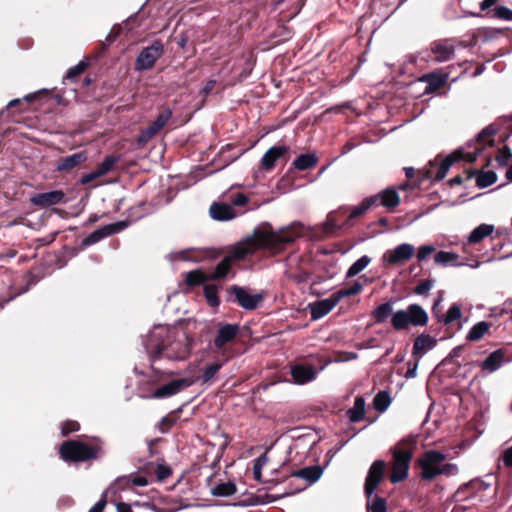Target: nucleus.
<instances>
[{"instance_id": "1", "label": "nucleus", "mask_w": 512, "mask_h": 512, "mask_svg": "<svg viewBox=\"0 0 512 512\" xmlns=\"http://www.w3.org/2000/svg\"><path fill=\"white\" fill-rule=\"evenodd\" d=\"M304 234V225L295 221L277 231L256 230L252 237L247 238L242 244L234 247L209 274L211 281L223 280L227 277L236 261L244 260L259 249H266L271 254L277 255L292 245L296 239Z\"/></svg>"}, {"instance_id": "2", "label": "nucleus", "mask_w": 512, "mask_h": 512, "mask_svg": "<svg viewBox=\"0 0 512 512\" xmlns=\"http://www.w3.org/2000/svg\"><path fill=\"white\" fill-rule=\"evenodd\" d=\"M417 448V441L413 436L397 442L391 449V483H400L408 478L410 463Z\"/></svg>"}, {"instance_id": "3", "label": "nucleus", "mask_w": 512, "mask_h": 512, "mask_svg": "<svg viewBox=\"0 0 512 512\" xmlns=\"http://www.w3.org/2000/svg\"><path fill=\"white\" fill-rule=\"evenodd\" d=\"M102 452L100 445H90L81 440L70 439L59 447L60 458L67 463H79L96 460Z\"/></svg>"}, {"instance_id": "4", "label": "nucleus", "mask_w": 512, "mask_h": 512, "mask_svg": "<svg viewBox=\"0 0 512 512\" xmlns=\"http://www.w3.org/2000/svg\"><path fill=\"white\" fill-rule=\"evenodd\" d=\"M149 349L154 359L165 357L170 360H184L191 353L192 340L186 334H183L181 339H172L168 336L167 341H161Z\"/></svg>"}, {"instance_id": "5", "label": "nucleus", "mask_w": 512, "mask_h": 512, "mask_svg": "<svg viewBox=\"0 0 512 512\" xmlns=\"http://www.w3.org/2000/svg\"><path fill=\"white\" fill-rule=\"evenodd\" d=\"M429 317L419 304H410L406 309L397 310L392 314L391 325L396 331L408 330L410 326L424 327Z\"/></svg>"}, {"instance_id": "6", "label": "nucleus", "mask_w": 512, "mask_h": 512, "mask_svg": "<svg viewBox=\"0 0 512 512\" xmlns=\"http://www.w3.org/2000/svg\"><path fill=\"white\" fill-rule=\"evenodd\" d=\"M445 459L446 455L439 450H426L415 462V466L421 469L419 477L425 481L435 479L439 476L438 469Z\"/></svg>"}, {"instance_id": "7", "label": "nucleus", "mask_w": 512, "mask_h": 512, "mask_svg": "<svg viewBox=\"0 0 512 512\" xmlns=\"http://www.w3.org/2000/svg\"><path fill=\"white\" fill-rule=\"evenodd\" d=\"M483 147L477 148L472 153H465L462 149H456L453 153L446 156L441 164L438 166L435 175H432L430 171H428V177L434 178L435 180H442L445 178L449 168L458 161L464 160L468 163H474L477 160V157L482 153Z\"/></svg>"}, {"instance_id": "8", "label": "nucleus", "mask_w": 512, "mask_h": 512, "mask_svg": "<svg viewBox=\"0 0 512 512\" xmlns=\"http://www.w3.org/2000/svg\"><path fill=\"white\" fill-rule=\"evenodd\" d=\"M164 53V45L160 40H155L150 46L144 47L135 60V70L145 71L154 67L156 61Z\"/></svg>"}, {"instance_id": "9", "label": "nucleus", "mask_w": 512, "mask_h": 512, "mask_svg": "<svg viewBox=\"0 0 512 512\" xmlns=\"http://www.w3.org/2000/svg\"><path fill=\"white\" fill-rule=\"evenodd\" d=\"M386 463L384 460H376L370 466L364 484V492L367 499H371L378 485L384 479Z\"/></svg>"}, {"instance_id": "10", "label": "nucleus", "mask_w": 512, "mask_h": 512, "mask_svg": "<svg viewBox=\"0 0 512 512\" xmlns=\"http://www.w3.org/2000/svg\"><path fill=\"white\" fill-rule=\"evenodd\" d=\"M194 383L195 378L191 377L175 379L167 384L158 387L156 390H154L150 397L155 399L168 398L178 394L179 392L190 387Z\"/></svg>"}, {"instance_id": "11", "label": "nucleus", "mask_w": 512, "mask_h": 512, "mask_svg": "<svg viewBox=\"0 0 512 512\" xmlns=\"http://www.w3.org/2000/svg\"><path fill=\"white\" fill-rule=\"evenodd\" d=\"M126 227H127V222H125V221H118L115 223H111V224L102 226L101 228L96 229L91 234H89L87 237H85L82 240L81 246L88 247L90 245H93L106 237H109L111 235L121 232Z\"/></svg>"}, {"instance_id": "12", "label": "nucleus", "mask_w": 512, "mask_h": 512, "mask_svg": "<svg viewBox=\"0 0 512 512\" xmlns=\"http://www.w3.org/2000/svg\"><path fill=\"white\" fill-rule=\"evenodd\" d=\"M430 52L436 62H445L453 58L456 49V40L439 39L431 42Z\"/></svg>"}, {"instance_id": "13", "label": "nucleus", "mask_w": 512, "mask_h": 512, "mask_svg": "<svg viewBox=\"0 0 512 512\" xmlns=\"http://www.w3.org/2000/svg\"><path fill=\"white\" fill-rule=\"evenodd\" d=\"M228 293L235 297L236 302L246 310H254L263 300L261 294H249L243 287L232 285L228 288Z\"/></svg>"}, {"instance_id": "14", "label": "nucleus", "mask_w": 512, "mask_h": 512, "mask_svg": "<svg viewBox=\"0 0 512 512\" xmlns=\"http://www.w3.org/2000/svg\"><path fill=\"white\" fill-rule=\"evenodd\" d=\"M449 80V72L438 69L422 75L419 78L420 82L426 83L425 93H435L441 88L445 87Z\"/></svg>"}, {"instance_id": "15", "label": "nucleus", "mask_w": 512, "mask_h": 512, "mask_svg": "<svg viewBox=\"0 0 512 512\" xmlns=\"http://www.w3.org/2000/svg\"><path fill=\"white\" fill-rule=\"evenodd\" d=\"M487 488L488 485L484 481L475 478L460 485L456 492L453 494L452 499L455 502L466 501L469 498L475 497L478 491H484Z\"/></svg>"}, {"instance_id": "16", "label": "nucleus", "mask_w": 512, "mask_h": 512, "mask_svg": "<svg viewBox=\"0 0 512 512\" xmlns=\"http://www.w3.org/2000/svg\"><path fill=\"white\" fill-rule=\"evenodd\" d=\"M240 332V327L238 324H224L222 325L213 340V345L216 350L220 351L224 349V347L233 342L234 339Z\"/></svg>"}, {"instance_id": "17", "label": "nucleus", "mask_w": 512, "mask_h": 512, "mask_svg": "<svg viewBox=\"0 0 512 512\" xmlns=\"http://www.w3.org/2000/svg\"><path fill=\"white\" fill-rule=\"evenodd\" d=\"M323 473V468L320 465L308 466L301 468L299 470L293 471L288 477L278 480V483H281L288 478L295 480H303L307 484H313L319 480Z\"/></svg>"}, {"instance_id": "18", "label": "nucleus", "mask_w": 512, "mask_h": 512, "mask_svg": "<svg viewBox=\"0 0 512 512\" xmlns=\"http://www.w3.org/2000/svg\"><path fill=\"white\" fill-rule=\"evenodd\" d=\"M65 193L62 190L38 193L30 198V203L38 207H49L64 201Z\"/></svg>"}, {"instance_id": "19", "label": "nucleus", "mask_w": 512, "mask_h": 512, "mask_svg": "<svg viewBox=\"0 0 512 512\" xmlns=\"http://www.w3.org/2000/svg\"><path fill=\"white\" fill-rule=\"evenodd\" d=\"M415 248L413 245L403 243L395 247L393 250L388 251L384 255V259L391 265L399 264L407 261L414 255Z\"/></svg>"}, {"instance_id": "20", "label": "nucleus", "mask_w": 512, "mask_h": 512, "mask_svg": "<svg viewBox=\"0 0 512 512\" xmlns=\"http://www.w3.org/2000/svg\"><path fill=\"white\" fill-rule=\"evenodd\" d=\"M88 159L85 151H80L72 155L61 157L56 164V170L59 172H70L74 168L80 166Z\"/></svg>"}, {"instance_id": "21", "label": "nucleus", "mask_w": 512, "mask_h": 512, "mask_svg": "<svg viewBox=\"0 0 512 512\" xmlns=\"http://www.w3.org/2000/svg\"><path fill=\"white\" fill-rule=\"evenodd\" d=\"M340 301L335 293L329 298L317 301L311 307L312 319H320L327 315Z\"/></svg>"}, {"instance_id": "22", "label": "nucleus", "mask_w": 512, "mask_h": 512, "mask_svg": "<svg viewBox=\"0 0 512 512\" xmlns=\"http://www.w3.org/2000/svg\"><path fill=\"white\" fill-rule=\"evenodd\" d=\"M291 376L296 384H306L316 377V371L311 365H295L291 368Z\"/></svg>"}, {"instance_id": "23", "label": "nucleus", "mask_w": 512, "mask_h": 512, "mask_svg": "<svg viewBox=\"0 0 512 512\" xmlns=\"http://www.w3.org/2000/svg\"><path fill=\"white\" fill-rule=\"evenodd\" d=\"M289 148L286 146H273L266 151L261 160V166L265 170H272L276 162L282 158Z\"/></svg>"}, {"instance_id": "24", "label": "nucleus", "mask_w": 512, "mask_h": 512, "mask_svg": "<svg viewBox=\"0 0 512 512\" xmlns=\"http://www.w3.org/2000/svg\"><path fill=\"white\" fill-rule=\"evenodd\" d=\"M210 215L218 221H227L236 217L237 213L234 208L226 203L214 202L210 206Z\"/></svg>"}, {"instance_id": "25", "label": "nucleus", "mask_w": 512, "mask_h": 512, "mask_svg": "<svg viewBox=\"0 0 512 512\" xmlns=\"http://www.w3.org/2000/svg\"><path fill=\"white\" fill-rule=\"evenodd\" d=\"M437 344V340L428 334H420L414 340L412 354L413 356L420 358L427 351L433 349Z\"/></svg>"}, {"instance_id": "26", "label": "nucleus", "mask_w": 512, "mask_h": 512, "mask_svg": "<svg viewBox=\"0 0 512 512\" xmlns=\"http://www.w3.org/2000/svg\"><path fill=\"white\" fill-rule=\"evenodd\" d=\"M465 172L466 179L476 177V185L479 188L489 187L497 181V174L494 171L467 170Z\"/></svg>"}, {"instance_id": "27", "label": "nucleus", "mask_w": 512, "mask_h": 512, "mask_svg": "<svg viewBox=\"0 0 512 512\" xmlns=\"http://www.w3.org/2000/svg\"><path fill=\"white\" fill-rule=\"evenodd\" d=\"M505 351L497 349L493 351L482 363L481 369L485 372L492 373L498 370L505 359Z\"/></svg>"}, {"instance_id": "28", "label": "nucleus", "mask_w": 512, "mask_h": 512, "mask_svg": "<svg viewBox=\"0 0 512 512\" xmlns=\"http://www.w3.org/2000/svg\"><path fill=\"white\" fill-rule=\"evenodd\" d=\"M375 196H378V201H380L381 205L388 209H393L400 203V196L393 187H388Z\"/></svg>"}, {"instance_id": "29", "label": "nucleus", "mask_w": 512, "mask_h": 512, "mask_svg": "<svg viewBox=\"0 0 512 512\" xmlns=\"http://www.w3.org/2000/svg\"><path fill=\"white\" fill-rule=\"evenodd\" d=\"M378 203V196H369L363 199V201L350 212L345 224H348L353 219H356L364 215L372 206Z\"/></svg>"}, {"instance_id": "30", "label": "nucleus", "mask_w": 512, "mask_h": 512, "mask_svg": "<svg viewBox=\"0 0 512 512\" xmlns=\"http://www.w3.org/2000/svg\"><path fill=\"white\" fill-rule=\"evenodd\" d=\"M393 311V300H389L385 303L377 306L372 312L371 317L374 319L375 323L381 324L387 321L389 316H392Z\"/></svg>"}, {"instance_id": "31", "label": "nucleus", "mask_w": 512, "mask_h": 512, "mask_svg": "<svg viewBox=\"0 0 512 512\" xmlns=\"http://www.w3.org/2000/svg\"><path fill=\"white\" fill-rule=\"evenodd\" d=\"M211 281L210 275L201 269L189 271L185 276V283L189 287H196Z\"/></svg>"}, {"instance_id": "32", "label": "nucleus", "mask_w": 512, "mask_h": 512, "mask_svg": "<svg viewBox=\"0 0 512 512\" xmlns=\"http://www.w3.org/2000/svg\"><path fill=\"white\" fill-rule=\"evenodd\" d=\"M222 366H223V362H221V361H215V362L207 364L202 369L201 376L196 378L195 381L200 380L202 384L210 383L213 380V378L218 374V372L220 371Z\"/></svg>"}, {"instance_id": "33", "label": "nucleus", "mask_w": 512, "mask_h": 512, "mask_svg": "<svg viewBox=\"0 0 512 512\" xmlns=\"http://www.w3.org/2000/svg\"><path fill=\"white\" fill-rule=\"evenodd\" d=\"M318 163V158L315 154L307 153L301 154L293 161V166L300 171H305L314 168Z\"/></svg>"}, {"instance_id": "34", "label": "nucleus", "mask_w": 512, "mask_h": 512, "mask_svg": "<svg viewBox=\"0 0 512 512\" xmlns=\"http://www.w3.org/2000/svg\"><path fill=\"white\" fill-rule=\"evenodd\" d=\"M492 324L487 321H480L469 330L466 340L475 342L480 340L491 328Z\"/></svg>"}, {"instance_id": "35", "label": "nucleus", "mask_w": 512, "mask_h": 512, "mask_svg": "<svg viewBox=\"0 0 512 512\" xmlns=\"http://www.w3.org/2000/svg\"><path fill=\"white\" fill-rule=\"evenodd\" d=\"M493 230H494L493 225H489V224L479 225L470 233V235L468 237V243L469 244L480 243L485 237L492 234Z\"/></svg>"}, {"instance_id": "36", "label": "nucleus", "mask_w": 512, "mask_h": 512, "mask_svg": "<svg viewBox=\"0 0 512 512\" xmlns=\"http://www.w3.org/2000/svg\"><path fill=\"white\" fill-rule=\"evenodd\" d=\"M365 416V401L363 397H356L354 406L348 410L349 420L353 423L360 422Z\"/></svg>"}, {"instance_id": "37", "label": "nucleus", "mask_w": 512, "mask_h": 512, "mask_svg": "<svg viewBox=\"0 0 512 512\" xmlns=\"http://www.w3.org/2000/svg\"><path fill=\"white\" fill-rule=\"evenodd\" d=\"M462 316L461 306L458 303H453L449 309L447 310L446 314L442 316H437L438 321L442 322L445 325H449L452 322L460 319Z\"/></svg>"}, {"instance_id": "38", "label": "nucleus", "mask_w": 512, "mask_h": 512, "mask_svg": "<svg viewBox=\"0 0 512 512\" xmlns=\"http://www.w3.org/2000/svg\"><path fill=\"white\" fill-rule=\"evenodd\" d=\"M204 297L211 307H218L220 305V298L218 296V286L214 284H206L203 288Z\"/></svg>"}, {"instance_id": "39", "label": "nucleus", "mask_w": 512, "mask_h": 512, "mask_svg": "<svg viewBox=\"0 0 512 512\" xmlns=\"http://www.w3.org/2000/svg\"><path fill=\"white\" fill-rule=\"evenodd\" d=\"M120 156L118 155H108L103 161L97 166L96 170L99 173L100 177L106 175L110 171L113 170L114 166L119 162Z\"/></svg>"}, {"instance_id": "40", "label": "nucleus", "mask_w": 512, "mask_h": 512, "mask_svg": "<svg viewBox=\"0 0 512 512\" xmlns=\"http://www.w3.org/2000/svg\"><path fill=\"white\" fill-rule=\"evenodd\" d=\"M36 98H37L36 94H28L25 97H23L22 99H19V98L13 99L7 104L6 110L9 111L11 109L17 108L19 112H22V111L26 110L28 108L29 104Z\"/></svg>"}, {"instance_id": "41", "label": "nucleus", "mask_w": 512, "mask_h": 512, "mask_svg": "<svg viewBox=\"0 0 512 512\" xmlns=\"http://www.w3.org/2000/svg\"><path fill=\"white\" fill-rule=\"evenodd\" d=\"M236 491V485L231 481L220 483L212 488V494L218 497H228L235 494Z\"/></svg>"}, {"instance_id": "42", "label": "nucleus", "mask_w": 512, "mask_h": 512, "mask_svg": "<svg viewBox=\"0 0 512 512\" xmlns=\"http://www.w3.org/2000/svg\"><path fill=\"white\" fill-rule=\"evenodd\" d=\"M342 224L339 223L335 213H330L327 216L326 222L324 223L323 232L325 235H335L339 230L342 229Z\"/></svg>"}, {"instance_id": "43", "label": "nucleus", "mask_w": 512, "mask_h": 512, "mask_svg": "<svg viewBox=\"0 0 512 512\" xmlns=\"http://www.w3.org/2000/svg\"><path fill=\"white\" fill-rule=\"evenodd\" d=\"M179 412H181V408H178L161 419L158 427L162 433L169 432V430L177 423L179 419Z\"/></svg>"}, {"instance_id": "44", "label": "nucleus", "mask_w": 512, "mask_h": 512, "mask_svg": "<svg viewBox=\"0 0 512 512\" xmlns=\"http://www.w3.org/2000/svg\"><path fill=\"white\" fill-rule=\"evenodd\" d=\"M390 403L391 397L387 391L378 392L373 399L374 408L379 412H384L389 407Z\"/></svg>"}, {"instance_id": "45", "label": "nucleus", "mask_w": 512, "mask_h": 512, "mask_svg": "<svg viewBox=\"0 0 512 512\" xmlns=\"http://www.w3.org/2000/svg\"><path fill=\"white\" fill-rule=\"evenodd\" d=\"M371 259L367 255L360 257L357 261H355L347 271L346 278H352L358 275L362 270H364L370 263Z\"/></svg>"}, {"instance_id": "46", "label": "nucleus", "mask_w": 512, "mask_h": 512, "mask_svg": "<svg viewBox=\"0 0 512 512\" xmlns=\"http://www.w3.org/2000/svg\"><path fill=\"white\" fill-rule=\"evenodd\" d=\"M287 277L295 282L296 284H302L307 282L310 277L311 273L307 270L301 269L300 267H297L296 269H290L287 271Z\"/></svg>"}, {"instance_id": "47", "label": "nucleus", "mask_w": 512, "mask_h": 512, "mask_svg": "<svg viewBox=\"0 0 512 512\" xmlns=\"http://www.w3.org/2000/svg\"><path fill=\"white\" fill-rule=\"evenodd\" d=\"M372 501L370 503V499H368L367 509L370 512H386L387 511V502L386 499L380 496H373Z\"/></svg>"}, {"instance_id": "48", "label": "nucleus", "mask_w": 512, "mask_h": 512, "mask_svg": "<svg viewBox=\"0 0 512 512\" xmlns=\"http://www.w3.org/2000/svg\"><path fill=\"white\" fill-rule=\"evenodd\" d=\"M222 251L214 248H208L197 252V255L193 257L195 261L203 260H214L221 256Z\"/></svg>"}, {"instance_id": "49", "label": "nucleus", "mask_w": 512, "mask_h": 512, "mask_svg": "<svg viewBox=\"0 0 512 512\" xmlns=\"http://www.w3.org/2000/svg\"><path fill=\"white\" fill-rule=\"evenodd\" d=\"M458 257L459 256L453 252L439 251L435 254L434 261L436 264L446 265L449 263H453L454 261H456L458 259Z\"/></svg>"}, {"instance_id": "50", "label": "nucleus", "mask_w": 512, "mask_h": 512, "mask_svg": "<svg viewBox=\"0 0 512 512\" xmlns=\"http://www.w3.org/2000/svg\"><path fill=\"white\" fill-rule=\"evenodd\" d=\"M363 289V286L359 282H355L348 288L341 289L335 292L336 297L341 301L345 297L359 294Z\"/></svg>"}, {"instance_id": "51", "label": "nucleus", "mask_w": 512, "mask_h": 512, "mask_svg": "<svg viewBox=\"0 0 512 512\" xmlns=\"http://www.w3.org/2000/svg\"><path fill=\"white\" fill-rule=\"evenodd\" d=\"M89 63L80 61L76 66L70 68L64 77L65 81H74L80 74H82L88 67Z\"/></svg>"}, {"instance_id": "52", "label": "nucleus", "mask_w": 512, "mask_h": 512, "mask_svg": "<svg viewBox=\"0 0 512 512\" xmlns=\"http://www.w3.org/2000/svg\"><path fill=\"white\" fill-rule=\"evenodd\" d=\"M495 129L491 126L484 128L477 136V142L482 143L484 145L493 146L494 140L492 136L495 134Z\"/></svg>"}, {"instance_id": "53", "label": "nucleus", "mask_w": 512, "mask_h": 512, "mask_svg": "<svg viewBox=\"0 0 512 512\" xmlns=\"http://www.w3.org/2000/svg\"><path fill=\"white\" fill-rule=\"evenodd\" d=\"M24 281H25V286L23 288H21L17 293H15L12 296H10L8 301L12 300L17 295H20L22 293L27 292L30 289L31 286H33V285H35L37 283L36 277L31 272H27L24 275Z\"/></svg>"}, {"instance_id": "54", "label": "nucleus", "mask_w": 512, "mask_h": 512, "mask_svg": "<svg viewBox=\"0 0 512 512\" xmlns=\"http://www.w3.org/2000/svg\"><path fill=\"white\" fill-rule=\"evenodd\" d=\"M80 429V424L74 420H66L61 425V434L63 437L68 436L73 432H77Z\"/></svg>"}, {"instance_id": "55", "label": "nucleus", "mask_w": 512, "mask_h": 512, "mask_svg": "<svg viewBox=\"0 0 512 512\" xmlns=\"http://www.w3.org/2000/svg\"><path fill=\"white\" fill-rule=\"evenodd\" d=\"M267 457L265 454L259 456L254 460L253 464V475L255 480L260 481L261 480V470L262 467L266 464Z\"/></svg>"}, {"instance_id": "56", "label": "nucleus", "mask_w": 512, "mask_h": 512, "mask_svg": "<svg viewBox=\"0 0 512 512\" xmlns=\"http://www.w3.org/2000/svg\"><path fill=\"white\" fill-rule=\"evenodd\" d=\"M512 157L511 150L508 146H504L502 149L498 151V154L496 156V161L500 166H506L509 162V160Z\"/></svg>"}, {"instance_id": "57", "label": "nucleus", "mask_w": 512, "mask_h": 512, "mask_svg": "<svg viewBox=\"0 0 512 512\" xmlns=\"http://www.w3.org/2000/svg\"><path fill=\"white\" fill-rule=\"evenodd\" d=\"M494 17L506 21L512 20V10L505 6H496L494 8Z\"/></svg>"}, {"instance_id": "58", "label": "nucleus", "mask_w": 512, "mask_h": 512, "mask_svg": "<svg viewBox=\"0 0 512 512\" xmlns=\"http://www.w3.org/2000/svg\"><path fill=\"white\" fill-rule=\"evenodd\" d=\"M434 280H422L419 284L414 288L413 292L417 295H424L429 292V290L433 287Z\"/></svg>"}, {"instance_id": "59", "label": "nucleus", "mask_w": 512, "mask_h": 512, "mask_svg": "<svg viewBox=\"0 0 512 512\" xmlns=\"http://www.w3.org/2000/svg\"><path fill=\"white\" fill-rule=\"evenodd\" d=\"M439 475H445V476H453L458 473V467L456 464L452 463H441L440 468L438 469Z\"/></svg>"}, {"instance_id": "60", "label": "nucleus", "mask_w": 512, "mask_h": 512, "mask_svg": "<svg viewBox=\"0 0 512 512\" xmlns=\"http://www.w3.org/2000/svg\"><path fill=\"white\" fill-rule=\"evenodd\" d=\"M155 474L159 481H163L172 475V470L165 464H158L155 469Z\"/></svg>"}, {"instance_id": "61", "label": "nucleus", "mask_w": 512, "mask_h": 512, "mask_svg": "<svg viewBox=\"0 0 512 512\" xmlns=\"http://www.w3.org/2000/svg\"><path fill=\"white\" fill-rule=\"evenodd\" d=\"M172 117V111L171 109L169 108H164L162 109L159 114L157 115L155 121L161 125V127H164L167 122L171 119Z\"/></svg>"}, {"instance_id": "62", "label": "nucleus", "mask_w": 512, "mask_h": 512, "mask_svg": "<svg viewBox=\"0 0 512 512\" xmlns=\"http://www.w3.org/2000/svg\"><path fill=\"white\" fill-rule=\"evenodd\" d=\"M155 135L150 133L148 128L142 129L137 137V144L139 146L146 145Z\"/></svg>"}, {"instance_id": "63", "label": "nucleus", "mask_w": 512, "mask_h": 512, "mask_svg": "<svg viewBox=\"0 0 512 512\" xmlns=\"http://www.w3.org/2000/svg\"><path fill=\"white\" fill-rule=\"evenodd\" d=\"M307 485L305 483H295L294 480H290L289 482V491L283 493L281 496L292 495L298 492L303 491Z\"/></svg>"}, {"instance_id": "64", "label": "nucleus", "mask_w": 512, "mask_h": 512, "mask_svg": "<svg viewBox=\"0 0 512 512\" xmlns=\"http://www.w3.org/2000/svg\"><path fill=\"white\" fill-rule=\"evenodd\" d=\"M501 459L507 468L512 467V446L504 450Z\"/></svg>"}]
</instances>
